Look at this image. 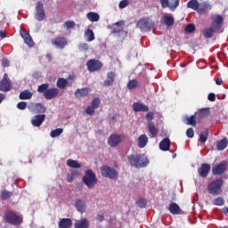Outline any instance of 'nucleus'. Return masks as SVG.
<instances>
[{"label":"nucleus","instance_id":"52","mask_svg":"<svg viewBox=\"0 0 228 228\" xmlns=\"http://www.w3.org/2000/svg\"><path fill=\"white\" fill-rule=\"evenodd\" d=\"M186 136L187 138H193V136H195V132L193 131V128L190 127L186 130Z\"/></svg>","mask_w":228,"mask_h":228},{"label":"nucleus","instance_id":"28","mask_svg":"<svg viewBox=\"0 0 228 228\" xmlns=\"http://www.w3.org/2000/svg\"><path fill=\"white\" fill-rule=\"evenodd\" d=\"M12 88V85L10 84V80H1L0 81V91L1 92H10Z\"/></svg>","mask_w":228,"mask_h":228},{"label":"nucleus","instance_id":"34","mask_svg":"<svg viewBox=\"0 0 228 228\" xmlns=\"http://www.w3.org/2000/svg\"><path fill=\"white\" fill-rule=\"evenodd\" d=\"M85 37L87 42H94V40H95V35L94 34V30L90 28L86 29Z\"/></svg>","mask_w":228,"mask_h":228},{"label":"nucleus","instance_id":"21","mask_svg":"<svg viewBox=\"0 0 228 228\" xmlns=\"http://www.w3.org/2000/svg\"><path fill=\"white\" fill-rule=\"evenodd\" d=\"M115 77H117L115 72L107 73V79L103 82L104 86H111L115 83Z\"/></svg>","mask_w":228,"mask_h":228},{"label":"nucleus","instance_id":"19","mask_svg":"<svg viewBox=\"0 0 228 228\" xmlns=\"http://www.w3.org/2000/svg\"><path fill=\"white\" fill-rule=\"evenodd\" d=\"M90 92H92L90 87L77 89L75 91V97H77V99L81 97H88V94H90Z\"/></svg>","mask_w":228,"mask_h":228},{"label":"nucleus","instance_id":"48","mask_svg":"<svg viewBox=\"0 0 228 228\" xmlns=\"http://www.w3.org/2000/svg\"><path fill=\"white\" fill-rule=\"evenodd\" d=\"M136 205L138 206V208H145V206H147V200L141 198L136 201Z\"/></svg>","mask_w":228,"mask_h":228},{"label":"nucleus","instance_id":"63","mask_svg":"<svg viewBox=\"0 0 228 228\" xmlns=\"http://www.w3.org/2000/svg\"><path fill=\"white\" fill-rule=\"evenodd\" d=\"M0 38H6V32L0 30Z\"/></svg>","mask_w":228,"mask_h":228},{"label":"nucleus","instance_id":"6","mask_svg":"<svg viewBox=\"0 0 228 228\" xmlns=\"http://www.w3.org/2000/svg\"><path fill=\"white\" fill-rule=\"evenodd\" d=\"M101 173L103 177H109L110 179H117L118 173L113 167L103 166L101 168Z\"/></svg>","mask_w":228,"mask_h":228},{"label":"nucleus","instance_id":"10","mask_svg":"<svg viewBox=\"0 0 228 228\" xmlns=\"http://www.w3.org/2000/svg\"><path fill=\"white\" fill-rule=\"evenodd\" d=\"M227 170V161L224 160L219 164H216L212 167V174L214 175H222Z\"/></svg>","mask_w":228,"mask_h":228},{"label":"nucleus","instance_id":"46","mask_svg":"<svg viewBox=\"0 0 228 228\" xmlns=\"http://www.w3.org/2000/svg\"><path fill=\"white\" fill-rule=\"evenodd\" d=\"M138 86V81L136 79L130 80L127 84L128 90H134Z\"/></svg>","mask_w":228,"mask_h":228},{"label":"nucleus","instance_id":"29","mask_svg":"<svg viewBox=\"0 0 228 228\" xmlns=\"http://www.w3.org/2000/svg\"><path fill=\"white\" fill-rule=\"evenodd\" d=\"M148 131L151 134V138H156L158 136V128L154 126V123L149 122L148 123Z\"/></svg>","mask_w":228,"mask_h":228},{"label":"nucleus","instance_id":"56","mask_svg":"<svg viewBox=\"0 0 228 228\" xmlns=\"http://www.w3.org/2000/svg\"><path fill=\"white\" fill-rule=\"evenodd\" d=\"M208 99L210 102H215V101H216V95L214 93H210L208 95Z\"/></svg>","mask_w":228,"mask_h":228},{"label":"nucleus","instance_id":"42","mask_svg":"<svg viewBox=\"0 0 228 228\" xmlns=\"http://www.w3.org/2000/svg\"><path fill=\"white\" fill-rule=\"evenodd\" d=\"M163 20H164V24H166V26L169 27L170 26H174V17L172 16H164L163 17Z\"/></svg>","mask_w":228,"mask_h":228},{"label":"nucleus","instance_id":"54","mask_svg":"<svg viewBox=\"0 0 228 228\" xmlns=\"http://www.w3.org/2000/svg\"><path fill=\"white\" fill-rule=\"evenodd\" d=\"M118 6H119L120 9L126 8V6H129V0L120 1Z\"/></svg>","mask_w":228,"mask_h":228},{"label":"nucleus","instance_id":"43","mask_svg":"<svg viewBox=\"0 0 228 228\" xmlns=\"http://www.w3.org/2000/svg\"><path fill=\"white\" fill-rule=\"evenodd\" d=\"M79 175V173L77 171H71L70 174H68L67 175V181L68 183H72L74 179H76Z\"/></svg>","mask_w":228,"mask_h":228},{"label":"nucleus","instance_id":"31","mask_svg":"<svg viewBox=\"0 0 228 228\" xmlns=\"http://www.w3.org/2000/svg\"><path fill=\"white\" fill-rule=\"evenodd\" d=\"M196 113L191 115V117H186L185 120H186V124L187 126H192V127H197V117H196Z\"/></svg>","mask_w":228,"mask_h":228},{"label":"nucleus","instance_id":"22","mask_svg":"<svg viewBox=\"0 0 228 228\" xmlns=\"http://www.w3.org/2000/svg\"><path fill=\"white\" fill-rule=\"evenodd\" d=\"M137 142L139 149H143L144 147L147 146V143H149V137H147V134H141L138 137Z\"/></svg>","mask_w":228,"mask_h":228},{"label":"nucleus","instance_id":"33","mask_svg":"<svg viewBox=\"0 0 228 228\" xmlns=\"http://www.w3.org/2000/svg\"><path fill=\"white\" fill-rule=\"evenodd\" d=\"M200 6V4L199 3V0H190L187 3V8H191V10H194L198 12Z\"/></svg>","mask_w":228,"mask_h":228},{"label":"nucleus","instance_id":"8","mask_svg":"<svg viewBox=\"0 0 228 228\" xmlns=\"http://www.w3.org/2000/svg\"><path fill=\"white\" fill-rule=\"evenodd\" d=\"M35 19L39 21L45 19V11L44 10V3L42 1H38L36 4Z\"/></svg>","mask_w":228,"mask_h":228},{"label":"nucleus","instance_id":"51","mask_svg":"<svg viewBox=\"0 0 228 228\" xmlns=\"http://www.w3.org/2000/svg\"><path fill=\"white\" fill-rule=\"evenodd\" d=\"M64 26H66V28L68 29H72L74 28H76V22L72 21V20H68L64 23Z\"/></svg>","mask_w":228,"mask_h":228},{"label":"nucleus","instance_id":"12","mask_svg":"<svg viewBox=\"0 0 228 228\" xmlns=\"http://www.w3.org/2000/svg\"><path fill=\"white\" fill-rule=\"evenodd\" d=\"M20 35L21 38H23L25 44H27V45H28V47H33V45H35V43L33 42V38L31 37L29 33H28V31H26V29L21 28L20 31Z\"/></svg>","mask_w":228,"mask_h":228},{"label":"nucleus","instance_id":"60","mask_svg":"<svg viewBox=\"0 0 228 228\" xmlns=\"http://www.w3.org/2000/svg\"><path fill=\"white\" fill-rule=\"evenodd\" d=\"M122 31H124V28H114L112 30V33H122Z\"/></svg>","mask_w":228,"mask_h":228},{"label":"nucleus","instance_id":"24","mask_svg":"<svg viewBox=\"0 0 228 228\" xmlns=\"http://www.w3.org/2000/svg\"><path fill=\"white\" fill-rule=\"evenodd\" d=\"M33 93L29 91V89H25L22 92L20 93L19 99L20 101H29V99H32Z\"/></svg>","mask_w":228,"mask_h":228},{"label":"nucleus","instance_id":"47","mask_svg":"<svg viewBox=\"0 0 228 228\" xmlns=\"http://www.w3.org/2000/svg\"><path fill=\"white\" fill-rule=\"evenodd\" d=\"M214 206H224L225 204V201L224 200V198L217 197L213 200Z\"/></svg>","mask_w":228,"mask_h":228},{"label":"nucleus","instance_id":"9","mask_svg":"<svg viewBox=\"0 0 228 228\" xmlns=\"http://www.w3.org/2000/svg\"><path fill=\"white\" fill-rule=\"evenodd\" d=\"M224 16L221 14H216L212 18L211 27L215 31H220L222 29V26H224Z\"/></svg>","mask_w":228,"mask_h":228},{"label":"nucleus","instance_id":"49","mask_svg":"<svg viewBox=\"0 0 228 228\" xmlns=\"http://www.w3.org/2000/svg\"><path fill=\"white\" fill-rule=\"evenodd\" d=\"M195 29H196V28L193 23H190L184 28L185 33H193L195 31Z\"/></svg>","mask_w":228,"mask_h":228},{"label":"nucleus","instance_id":"36","mask_svg":"<svg viewBox=\"0 0 228 228\" xmlns=\"http://www.w3.org/2000/svg\"><path fill=\"white\" fill-rule=\"evenodd\" d=\"M88 227H89V223H88V219L86 218L81 219L80 221L75 224V228H88Z\"/></svg>","mask_w":228,"mask_h":228},{"label":"nucleus","instance_id":"58","mask_svg":"<svg viewBox=\"0 0 228 228\" xmlns=\"http://www.w3.org/2000/svg\"><path fill=\"white\" fill-rule=\"evenodd\" d=\"M2 66L4 68L10 67V61L8 59L4 58L2 60Z\"/></svg>","mask_w":228,"mask_h":228},{"label":"nucleus","instance_id":"61","mask_svg":"<svg viewBox=\"0 0 228 228\" xmlns=\"http://www.w3.org/2000/svg\"><path fill=\"white\" fill-rule=\"evenodd\" d=\"M125 22L124 20H120V21H117L115 23V26H117L118 28H123L122 26H124Z\"/></svg>","mask_w":228,"mask_h":228},{"label":"nucleus","instance_id":"27","mask_svg":"<svg viewBox=\"0 0 228 228\" xmlns=\"http://www.w3.org/2000/svg\"><path fill=\"white\" fill-rule=\"evenodd\" d=\"M72 227V219L70 218H62L59 222V228H71Z\"/></svg>","mask_w":228,"mask_h":228},{"label":"nucleus","instance_id":"40","mask_svg":"<svg viewBox=\"0 0 228 228\" xmlns=\"http://www.w3.org/2000/svg\"><path fill=\"white\" fill-rule=\"evenodd\" d=\"M67 165L70 168H81V164H79V162H77V160H74L72 159H69L67 160Z\"/></svg>","mask_w":228,"mask_h":228},{"label":"nucleus","instance_id":"38","mask_svg":"<svg viewBox=\"0 0 228 228\" xmlns=\"http://www.w3.org/2000/svg\"><path fill=\"white\" fill-rule=\"evenodd\" d=\"M208 136H209V130L205 128L200 134V142L201 143H206V142H208Z\"/></svg>","mask_w":228,"mask_h":228},{"label":"nucleus","instance_id":"17","mask_svg":"<svg viewBox=\"0 0 228 228\" xmlns=\"http://www.w3.org/2000/svg\"><path fill=\"white\" fill-rule=\"evenodd\" d=\"M120 142H122V140L118 134H111L108 139V143L110 147H118Z\"/></svg>","mask_w":228,"mask_h":228},{"label":"nucleus","instance_id":"15","mask_svg":"<svg viewBox=\"0 0 228 228\" xmlns=\"http://www.w3.org/2000/svg\"><path fill=\"white\" fill-rule=\"evenodd\" d=\"M45 120V114L36 115L31 119V124L32 126H34V127H40V126L44 124Z\"/></svg>","mask_w":228,"mask_h":228},{"label":"nucleus","instance_id":"2","mask_svg":"<svg viewBox=\"0 0 228 228\" xmlns=\"http://www.w3.org/2000/svg\"><path fill=\"white\" fill-rule=\"evenodd\" d=\"M222 186H224V180L216 179L208 185L207 190L212 197H218V195H222Z\"/></svg>","mask_w":228,"mask_h":228},{"label":"nucleus","instance_id":"23","mask_svg":"<svg viewBox=\"0 0 228 228\" xmlns=\"http://www.w3.org/2000/svg\"><path fill=\"white\" fill-rule=\"evenodd\" d=\"M170 139H168V137H166L159 142V149L160 151L167 152V151H170Z\"/></svg>","mask_w":228,"mask_h":228},{"label":"nucleus","instance_id":"25","mask_svg":"<svg viewBox=\"0 0 228 228\" xmlns=\"http://www.w3.org/2000/svg\"><path fill=\"white\" fill-rule=\"evenodd\" d=\"M168 211L171 215H181V207L177 203L172 202L169 205Z\"/></svg>","mask_w":228,"mask_h":228},{"label":"nucleus","instance_id":"30","mask_svg":"<svg viewBox=\"0 0 228 228\" xmlns=\"http://www.w3.org/2000/svg\"><path fill=\"white\" fill-rule=\"evenodd\" d=\"M216 31L217 30H215V28H213V27L210 26L209 28L203 29V36L205 37V38H213Z\"/></svg>","mask_w":228,"mask_h":228},{"label":"nucleus","instance_id":"53","mask_svg":"<svg viewBox=\"0 0 228 228\" xmlns=\"http://www.w3.org/2000/svg\"><path fill=\"white\" fill-rule=\"evenodd\" d=\"M17 108H18V110H25L26 108H28V102H18Z\"/></svg>","mask_w":228,"mask_h":228},{"label":"nucleus","instance_id":"45","mask_svg":"<svg viewBox=\"0 0 228 228\" xmlns=\"http://www.w3.org/2000/svg\"><path fill=\"white\" fill-rule=\"evenodd\" d=\"M62 134H63V128H57V129L53 130L50 133V136L52 138H56V137L60 136Z\"/></svg>","mask_w":228,"mask_h":228},{"label":"nucleus","instance_id":"4","mask_svg":"<svg viewBox=\"0 0 228 228\" xmlns=\"http://www.w3.org/2000/svg\"><path fill=\"white\" fill-rule=\"evenodd\" d=\"M4 220L6 224H10L11 225H20L23 222V217L13 211H9L5 214Z\"/></svg>","mask_w":228,"mask_h":228},{"label":"nucleus","instance_id":"55","mask_svg":"<svg viewBox=\"0 0 228 228\" xmlns=\"http://www.w3.org/2000/svg\"><path fill=\"white\" fill-rule=\"evenodd\" d=\"M86 113L87 115H94V113H95V108H94L93 106H88L86 109Z\"/></svg>","mask_w":228,"mask_h":228},{"label":"nucleus","instance_id":"57","mask_svg":"<svg viewBox=\"0 0 228 228\" xmlns=\"http://www.w3.org/2000/svg\"><path fill=\"white\" fill-rule=\"evenodd\" d=\"M146 118H147L148 122H151L154 118V112L149 111L146 114Z\"/></svg>","mask_w":228,"mask_h":228},{"label":"nucleus","instance_id":"44","mask_svg":"<svg viewBox=\"0 0 228 228\" xmlns=\"http://www.w3.org/2000/svg\"><path fill=\"white\" fill-rule=\"evenodd\" d=\"M47 90H49V84L47 83L42 84L37 87L38 94H45Z\"/></svg>","mask_w":228,"mask_h":228},{"label":"nucleus","instance_id":"62","mask_svg":"<svg viewBox=\"0 0 228 228\" xmlns=\"http://www.w3.org/2000/svg\"><path fill=\"white\" fill-rule=\"evenodd\" d=\"M223 84H224V80L222 79V77L216 78V85L220 86V85H223Z\"/></svg>","mask_w":228,"mask_h":228},{"label":"nucleus","instance_id":"59","mask_svg":"<svg viewBox=\"0 0 228 228\" xmlns=\"http://www.w3.org/2000/svg\"><path fill=\"white\" fill-rule=\"evenodd\" d=\"M80 51H88V44L83 43L79 45Z\"/></svg>","mask_w":228,"mask_h":228},{"label":"nucleus","instance_id":"41","mask_svg":"<svg viewBox=\"0 0 228 228\" xmlns=\"http://www.w3.org/2000/svg\"><path fill=\"white\" fill-rule=\"evenodd\" d=\"M208 117H209V108L200 110L199 118H208Z\"/></svg>","mask_w":228,"mask_h":228},{"label":"nucleus","instance_id":"5","mask_svg":"<svg viewBox=\"0 0 228 228\" xmlns=\"http://www.w3.org/2000/svg\"><path fill=\"white\" fill-rule=\"evenodd\" d=\"M152 26H154V21L150 18H142L137 21V28L141 29V31H151Z\"/></svg>","mask_w":228,"mask_h":228},{"label":"nucleus","instance_id":"35","mask_svg":"<svg viewBox=\"0 0 228 228\" xmlns=\"http://www.w3.org/2000/svg\"><path fill=\"white\" fill-rule=\"evenodd\" d=\"M69 84V81L67 78L61 77L57 80V88H60L61 90H63L67 87V85Z\"/></svg>","mask_w":228,"mask_h":228},{"label":"nucleus","instance_id":"37","mask_svg":"<svg viewBox=\"0 0 228 228\" xmlns=\"http://www.w3.org/2000/svg\"><path fill=\"white\" fill-rule=\"evenodd\" d=\"M228 145V140L227 137H224L221 141L217 142V151H224L225 148H227Z\"/></svg>","mask_w":228,"mask_h":228},{"label":"nucleus","instance_id":"13","mask_svg":"<svg viewBox=\"0 0 228 228\" xmlns=\"http://www.w3.org/2000/svg\"><path fill=\"white\" fill-rule=\"evenodd\" d=\"M58 94H60V90H58L56 87H53L45 92L44 97L46 99V101H51V99H55V97H58Z\"/></svg>","mask_w":228,"mask_h":228},{"label":"nucleus","instance_id":"14","mask_svg":"<svg viewBox=\"0 0 228 228\" xmlns=\"http://www.w3.org/2000/svg\"><path fill=\"white\" fill-rule=\"evenodd\" d=\"M52 44L55 45L58 49H65L67 46V38L64 37H57L55 39L52 41Z\"/></svg>","mask_w":228,"mask_h":228},{"label":"nucleus","instance_id":"50","mask_svg":"<svg viewBox=\"0 0 228 228\" xmlns=\"http://www.w3.org/2000/svg\"><path fill=\"white\" fill-rule=\"evenodd\" d=\"M92 106L94 108V110H97V108H99V106H101V99L94 98L92 101Z\"/></svg>","mask_w":228,"mask_h":228},{"label":"nucleus","instance_id":"11","mask_svg":"<svg viewBox=\"0 0 228 228\" xmlns=\"http://www.w3.org/2000/svg\"><path fill=\"white\" fill-rule=\"evenodd\" d=\"M162 8H169L171 12H174L177 6H179V0H160Z\"/></svg>","mask_w":228,"mask_h":228},{"label":"nucleus","instance_id":"26","mask_svg":"<svg viewBox=\"0 0 228 228\" xmlns=\"http://www.w3.org/2000/svg\"><path fill=\"white\" fill-rule=\"evenodd\" d=\"M75 206L78 213H85V211H86V204L83 200H77L75 201Z\"/></svg>","mask_w":228,"mask_h":228},{"label":"nucleus","instance_id":"64","mask_svg":"<svg viewBox=\"0 0 228 228\" xmlns=\"http://www.w3.org/2000/svg\"><path fill=\"white\" fill-rule=\"evenodd\" d=\"M96 219L98 220V222H102V220H104V216L102 215H98Z\"/></svg>","mask_w":228,"mask_h":228},{"label":"nucleus","instance_id":"16","mask_svg":"<svg viewBox=\"0 0 228 228\" xmlns=\"http://www.w3.org/2000/svg\"><path fill=\"white\" fill-rule=\"evenodd\" d=\"M132 108H133L134 111H135V113H138L140 111H142V112L149 111V106H147L142 102H134L132 105Z\"/></svg>","mask_w":228,"mask_h":228},{"label":"nucleus","instance_id":"18","mask_svg":"<svg viewBox=\"0 0 228 228\" xmlns=\"http://www.w3.org/2000/svg\"><path fill=\"white\" fill-rule=\"evenodd\" d=\"M211 171V166L209 164H202L198 169L200 177H208V174Z\"/></svg>","mask_w":228,"mask_h":228},{"label":"nucleus","instance_id":"32","mask_svg":"<svg viewBox=\"0 0 228 228\" xmlns=\"http://www.w3.org/2000/svg\"><path fill=\"white\" fill-rule=\"evenodd\" d=\"M86 17L88 19V20H90L91 22H99V19H101V16H99V13L97 12H88L86 14Z\"/></svg>","mask_w":228,"mask_h":228},{"label":"nucleus","instance_id":"3","mask_svg":"<svg viewBox=\"0 0 228 228\" xmlns=\"http://www.w3.org/2000/svg\"><path fill=\"white\" fill-rule=\"evenodd\" d=\"M84 184L89 188V190H94L95 188V185L98 183L97 176L95 175V173H94L93 170L88 169L86 171L85 175L82 179Z\"/></svg>","mask_w":228,"mask_h":228},{"label":"nucleus","instance_id":"7","mask_svg":"<svg viewBox=\"0 0 228 228\" xmlns=\"http://www.w3.org/2000/svg\"><path fill=\"white\" fill-rule=\"evenodd\" d=\"M86 67L90 72H97L102 69V62L99 60L91 59L86 62Z\"/></svg>","mask_w":228,"mask_h":228},{"label":"nucleus","instance_id":"1","mask_svg":"<svg viewBox=\"0 0 228 228\" xmlns=\"http://www.w3.org/2000/svg\"><path fill=\"white\" fill-rule=\"evenodd\" d=\"M131 167L135 168H145L149 165V159L143 154H132L127 157Z\"/></svg>","mask_w":228,"mask_h":228},{"label":"nucleus","instance_id":"20","mask_svg":"<svg viewBox=\"0 0 228 228\" xmlns=\"http://www.w3.org/2000/svg\"><path fill=\"white\" fill-rule=\"evenodd\" d=\"M211 8H212V6H211V4H209V3L203 2L198 7V13H200V15H204V13H208V12H209V10H211Z\"/></svg>","mask_w":228,"mask_h":228},{"label":"nucleus","instance_id":"39","mask_svg":"<svg viewBox=\"0 0 228 228\" xmlns=\"http://www.w3.org/2000/svg\"><path fill=\"white\" fill-rule=\"evenodd\" d=\"M0 197H1L2 200H8L12 199V197H13V192L9 191L8 190H4L1 192Z\"/></svg>","mask_w":228,"mask_h":228}]
</instances>
